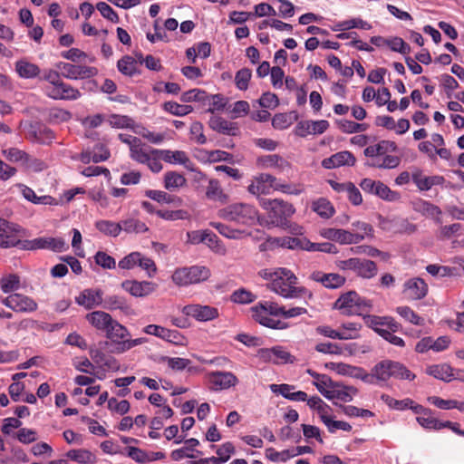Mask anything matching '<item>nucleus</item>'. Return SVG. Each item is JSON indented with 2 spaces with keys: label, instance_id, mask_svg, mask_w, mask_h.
Here are the masks:
<instances>
[{
  "label": "nucleus",
  "instance_id": "20e7f679",
  "mask_svg": "<svg viewBox=\"0 0 464 464\" xmlns=\"http://www.w3.org/2000/svg\"><path fill=\"white\" fill-rule=\"evenodd\" d=\"M261 206L267 212L266 222L274 227H284L295 211L292 204L282 199H262Z\"/></svg>",
  "mask_w": 464,
  "mask_h": 464
},
{
  "label": "nucleus",
  "instance_id": "4be33fe9",
  "mask_svg": "<svg viewBox=\"0 0 464 464\" xmlns=\"http://www.w3.org/2000/svg\"><path fill=\"white\" fill-rule=\"evenodd\" d=\"M161 159L167 163L173 165H182L189 171H196L194 162L189 159L187 152L183 150H161Z\"/></svg>",
  "mask_w": 464,
  "mask_h": 464
},
{
  "label": "nucleus",
  "instance_id": "cd10ccee",
  "mask_svg": "<svg viewBox=\"0 0 464 464\" xmlns=\"http://www.w3.org/2000/svg\"><path fill=\"white\" fill-rule=\"evenodd\" d=\"M90 356L93 362L104 371H118L120 368V364L114 357L105 354L99 349H91Z\"/></svg>",
  "mask_w": 464,
  "mask_h": 464
},
{
  "label": "nucleus",
  "instance_id": "aec40b11",
  "mask_svg": "<svg viewBox=\"0 0 464 464\" xmlns=\"http://www.w3.org/2000/svg\"><path fill=\"white\" fill-rule=\"evenodd\" d=\"M363 320L367 326L373 329L381 336L382 335V331L386 332L387 329L398 331L400 326L393 318L388 316L382 317L368 314L363 316Z\"/></svg>",
  "mask_w": 464,
  "mask_h": 464
},
{
  "label": "nucleus",
  "instance_id": "0e129e2a",
  "mask_svg": "<svg viewBox=\"0 0 464 464\" xmlns=\"http://www.w3.org/2000/svg\"><path fill=\"white\" fill-rule=\"evenodd\" d=\"M108 121L112 128L128 129L133 128L134 126V121L129 116L125 115L112 114L109 117Z\"/></svg>",
  "mask_w": 464,
  "mask_h": 464
},
{
  "label": "nucleus",
  "instance_id": "a878e982",
  "mask_svg": "<svg viewBox=\"0 0 464 464\" xmlns=\"http://www.w3.org/2000/svg\"><path fill=\"white\" fill-rule=\"evenodd\" d=\"M355 162L356 159L353 154L348 150H343L324 159L322 166L330 169L343 166H353Z\"/></svg>",
  "mask_w": 464,
  "mask_h": 464
},
{
  "label": "nucleus",
  "instance_id": "ddd939ff",
  "mask_svg": "<svg viewBox=\"0 0 464 464\" xmlns=\"http://www.w3.org/2000/svg\"><path fill=\"white\" fill-rule=\"evenodd\" d=\"M2 304L18 313H31L38 307L33 298L21 294H13L3 298Z\"/></svg>",
  "mask_w": 464,
  "mask_h": 464
},
{
  "label": "nucleus",
  "instance_id": "2eb2a0df",
  "mask_svg": "<svg viewBox=\"0 0 464 464\" xmlns=\"http://www.w3.org/2000/svg\"><path fill=\"white\" fill-rule=\"evenodd\" d=\"M24 248L26 249H50L55 252H63L68 248L66 242L60 237H38L25 241Z\"/></svg>",
  "mask_w": 464,
  "mask_h": 464
},
{
  "label": "nucleus",
  "instance_id": "69168bd1",
  "mask_svg": "<svg viewBox=\"0 0 464 464\" xmlns=\"http://www.w3.org/2000/svg\"><path fill=\"white\" fill-rule=\"evenodd\" d=\"M160 362H166L168 366L176 371H182L190 364V361L186 358L162 356Z\"/></svg>",
  "mask_w": 464,
  "mask_h": 464
},
{
  "label": "nucleus",
  "instance_id": "4d7b16f0",
  "mask_svg": "<svg viewBox=\"0 0 464 464\" xmlns=\"http://www.w3.org/2000/svg\"><path fill=\"white\" fill-rule=\"evenodd\" d=\"M396 312L407 322L412 324L422 326L425 324L424 318L419 316L411 307L409 306H398Z\"/></svg>",
  "mask_w": 464,
  "mask_h": 464
},
{
  "label": "nucleus",
  "instance_id": "de8ad7c7",
  "mask_svg": "<svg viewBox=\"0 0 464 464\" xmlns=\"http://www.w3.org/2000/svg\"><path fill=\"white\" fill-rule=\"evenodd\" d=\"M165 111L178 117H182L193 111L191 105L179 104L176 102H166L163 103Z\"/></svg>",
  "mask_w": 464,
  "mask_h": 464
},
{
  "label": "nucleus",
  "instance_id": "2f4dec72",
  "mask_svg": "<svg viewBox=\"0 0 464 464\" xmlns=\"http://www.w3.org/2000/svg\"><path fill=\"white\" fill-rule=\"evenodd\" d=\"M187 184L186 178L174 170L167 171L163 177V185L164 188L171 192H175L179 190L181 188L185 187Z\"/></svg>",
  "mask_w": 464,
  "mask_h": 464
},
{
  "label": "nucleus",
  "instance_id": "e433bc0d",
  "mask_svg": "<svg viewBox=\"0 0 464 464\" xmlns=\"http://www.w3.org/2000/svg\"><path fill=\"white\" fill-rule=\"evenodd\" d=\"M258 162L263 168H273L279 171H285L290 169V163L276 154L260 157Z\"/></svg>",
  "mask_w": 464,
  "mask_h": 464
},
{
  "label": "nucleus",
  "instance_id": "f257e3e1",
  "mask_svg": "<svg viewBox=\"0 0 464 464\" xmlns=\"http://www.w3.org/2000/svg\"><path fill=\"white\" fill-rule=\"evenodd\" d=\"M261 275L264 278L270 280L267 287L284 298L294 299L305 295L312 297L313 295L307 288L296 286L298 278L287 268L279 267L274 271L264 270Z\"/></svg>",
  "mask_w": 464,
  "mask_h": 464
},
{
  "label": "nucleus",
  "instance_id": "dca6fc26",
  "mask_svg": "<svg viewBox=\"0 0 464 464\" xmlns=\"http://www.w3.org/2000/svg\"><path fill=\"white\" fill-rule=\"evenodd\" d=\"M276 179L270 174L261 173L253 179L247 190L253 195L270 194L272 190H276Z\"/></svg>",
  "mask_w": 464,
  "mask_h": 464
},
{
  "label": "nucleus",
  "instance_id": "6e6552de",
  "mask_svg": "<svg viewBox=\"0 0 464 464\" xmlns=\"http://www.w3.org/2000/svg\"><path fill=\"white\" fill-rule=\"evenodd\" d=\"M335 265L340 270L353 271L363 279L373 278L378 273L376 263L369 259L351 257L345 260H338Z\"/></svg>",
  "mask_w": 464,
  "mask_h": 464
},
{
  "label": "nucleus",
  "instance_id": "58836bf2",
  "mask_svg": "<svg viewBox=\"0 0 464 464\" xmlns=\"http://www.w3.org/2000/svg\"><path fill=\"white\" fill-rule=\"evenodd\" d=\"M15 71L21 78L32 79L40 73V68L26 60H19L15 63Z\"/></svg>",
  "mask_w": 464,
  "mask_h": 464
},
{
  "label": "nucleus",
  "instance_id": "c756f323",
  "mask_svg": "<svg viewBox=\"0 0 464 464\" xmlns=\"http://www.w3.org/2000/svg\"><path fill=\"white\" fill-rule=\"evenodd\" d=\"M102 306L107 310H120L125 314H130L133 312L126 298L117 295L106 296L103 299Z\"/></svg>",
  "mask_w": 464,
  "mask_h": 464
},
{
  "label": "nucleus",
  "instance_id": "6e6d98bb",
  "mask_svg": "<svg viewBox=\"0 0 464 464\" xmlns=\"http://www.w3.org/2000/svg\"><path fill=\"white\" fill-rule=\"evenodd\" d=\"M122 230L127 233H144L148 231L146 224L136 218H127L121 222Z\"/></svg>",
  "mask_w": 464,
  "mask_h": 464
},
{
  "label": "nucleus",
  "instance_id": "5701e85b",
  "mask_svg": "<svg viewBox=\"0 0 464 464\" xmlns=\"http://www.w3.org/2000/svg\"><path fill=\"white\" fill-rule=\"evenodd\" d=\"M411 179L416 187L421 191L430 190L432 187L440 186L445 182L443 176H425L420 169H415L412 171Z\"/></svg>",
  "mask_w": 464,
  "mask_h": 464
},
{
  "label": "nucleus",
  "instance_id": "37998d69",
  "mask_svg": "<svg viewBox=\"0 0 464 464\" xmlns=\"http://www.w3.org/2000/svg\"><path fill=\"white\" fill-rule=\"evenodd\" d=\"M266 458L273 462H286L295 457L293 447L277 451L274 448H267L265 451Z\"/></svg>",
  "mask_w": 464,
  "mask_h": 464
},
{
  "label": "nucleus",
  "instance_id": "c85d7f7f",
  "mask_svg": "<svg viewBox=\"0 0 464 464\" xmlns=\"http://www.w3.org/2000/svg\"><path fill=\"white\" fill-rule=\"evenodd\" d=\"M88 323L95 329L106 332L113 318L111 315L103 311H93L85 316Z\"/></svg>",
  "mask_w": 464,
  "mask_h": 464
},
{
  "label": "nucleus",
  "instance_id": "4c0bfd02",
  "mask_svg": "<svg viewBox=\"0 0 464 464\" xmlns=\"http://www.w3.org/2000/svg\"><path fill=\"white\" fill-rule=\"evenodd\" d=\"M154 150V148L146 145L141 141L140 139H139L138 142L131 146V150H130V157L133 160L141 164L144 160H147V157H149Z\"/></svg>",
  "mask_w": 464,
  "mask_h": 464
},
{
  "label": "nucleus",
  "instance_id": "ea45409f",
  "mask_svg": "<svg viewBox=\"0 0 464 464\" xmlns=\"http://www.w3.org/2000/svg\"><path fill=\"white\" fill-rule=\"evenodd\" d=\"M143 332L147 334L155 335L163 340L172 342L177 338L178 332L175 330H169L164 328L160 325L157 324H149L144 329Z\"/></svg>",
  "mask_w": 464,
  "mask_h": 464
},
{
  "label": "nucleus",
  "instance_id": "1a4fd4ad",
  "mask_svg": "<svg viewBox=\"0 0 464 464\" xmlns=\"http://www.w3.org/2000/svg\"><path fill=\"white\" fill-rule=\"evenodd\" d=\"M106 333L107 338L111 340H118L121 339L122 342L119 343V351L125 352L130 350L131 348L146 343V338H136V339H125L130 335L128 329L121 324L116 320H112L111 324L108 327Z\"/></svg>",
  "mask_w": 464,
  "mask_h": 464
},
{
  "label": "nucleus",
  "instance_id": "6ab92c4d",
  "mask_svg": "<svg viewBox=\"0 0 464 464\" xmlns=\"http://www.w3.org/2000/svg\"><path fill=\"white\" fill-rule=\"evenodd\" d=\"M75 302L87 310L103 304V292L99 288H87L75 297Z\"/></svg>",
  "mask_w": 464,
  "mask_h": 464
},
{
  "label": "nucleus",
  "instance_id": "f03ea898",
  "mask_svg": "<svg viewBox=\"0 0 464 464\" xmlns=\"http://www.w3.org/2000/svg\"><path fill=\"white\" fill-rule=\"evenodd\" d=\"M253 318L260 324L272 329H286L288 324L276 318L281 315L283 306L274 302L259 303L251 308Z\"/></svg>",
  "mask_w": 464,
  "mask_h": 464
},
{
  "label": "nucleus",
  "instance_id": "9d476101",
  "mask_svg": "<svg viewBox=\"0 0 464 464\" xmlns=\"http://www.w3.org/2000/svg\"><path fill=\"white\" fill-rule=\"evenodd\" d=\"M56 68L64 78L70 80H84L98 74V69L96 67L64 62L58 63Z\"/></svg>",
  "mask_w": 464,
  "mask_h": 464
},
{
  "label": "nucleus",
  "instance_id": "7ed1b4c3",
  "mask_svg": "<svg viewBox=\"0 0 464 464\" xmlns=\"http://www.w3.org/2000/svg\"><path fill=\"white\" fill-rule=\"evenodd\" d=\"M218 217L243 225H253L259 220L256 208L246 203H235L221 208Z\"/></svg>",
  "mask_w": 464,
  "mask_h": 464
},
{
  "label": "nucleus",
  "instance_id": "e2e57ef3",
  "mask_svg": "<svg viewBox=\"0 0 464 464\" xmlns=\"http://www.w3.org/2000/svg\"><path fill=\"white\" fill-rule=\"evenodd\" d=\"M252 77V72L248 68H242L235 75V84L240 91H246Z\"/></svg>",
  "mask_w": 464,
  "mask_h": 464
},
{
  "label": "nucleus",
  "instance_id": "393cba45",
  "mask_svg": "<svg viewBox=\"0 0 464 464\" xmlns=\"http://www.w3.org/2000/svg\"><path fill=\"white\" fill-rule=\"evenodd\" d=\"M46 95L54 100L74 101L81 97L78 89L62 82L57 87L46 89Z\"/></svg>",
  "mask_w": 464,
  "mask_h": 464
},
{
  "label": "nucleus",
  "instance_id": "49530a36",
  "mask_svg": "<svg viewBox=\"0 0 464 464\" xmlns=\"http://www.w3.org/2000/svg\"><path fill=\"white\" fill-rule=\"evenodd\" d=\"M352 28H360L363 30H370L372 29V25L363 21L361 18H353L350 20H345L339 22L335 24V26L333 28L334 31H345Z\"/></svg>",
  "mask_w": 464,
  "mask_h": 464
},
{
  "label": "nucleus",
  "instance_id": "79ce46f5",
  "mask_svg": "<svg viewBox=\"0 0 464 464\" xmlns=\"http://www.w3.org/2000/svg\"><path fill=\"white\" fill-rule=\"evenodd\" d=\"M362 328V324L354 322H347L343 323L338 328V332L340 334V340H351L357 339L360 336V330Z\"/></svg>",
  "mask_w": 464,
  "mask_h": 464
},
{
  "label": "nucleus",
  "instance_id": "4468645a",
  "mask_svg": "<svg viewBox=\"0 0 464 464\" xmlns=\"http://www.w3.org/2000/svg\"><path fill=\"white\" fill-rule=\"evenodd\" d=\"M182 313L185 315L193 317L199 322L211 321L218 318L219 315L218 308L198 304L185 305L182 308Z\"/></svg>",
  "mask_w": 464,
  "mask_h": 464
},
{
  "label": "nucleus",
  "instance_id": "3c124183",
  "mask_svg": "<svg viewBox=\"0 0 464 464\" xmlns=\"http://www.w3.org/2000/svg\"><path fill=\"white\" fill-rule=\"evenodd\" d=\"M312 208L324 218H331L334 213L333 205L325 198H319L313 202Z\"/></svg>",
  "mask_w": 464,
  "mask_h": 464
},
{
  "label": "nucleus",
  "instance_id": "338daca9",
  "mask_svg": "<svg viewBox=\"0 0 464 464\" xmlns=\"http://www.w3.org/2000/svg\"><path fill=\"white\" fill-rule=\"evenodd\" d=\"M218 457H216L219 462V464H223L227 462L231 455L235 453V447L232 442H225L222 445L218 446L216 450Z\"/></svg>",
  "mask_w": 464,
  "mask_h": 464
},
{
  "label": "nucleus",
  "instance_id": "680f3d73",
  "mask_svg": "<svg viewBox=\"0 0 464 464\" xmlns=\"http://www.w3.org/2000/svg\"><path fill=\"white\" fill-rule=\"evenodd\" d=\"M160 152H162L161 150L155 149L151 154L147 157V160L143 161L142 164L147 165V167L153 172V173H159L162 170L163 166L160 162L161 154Z\"/></svg>",
  "mask_w": 464,
  "mask_h": 464
},
{
  "label": "nucleus",
  "instance_id": "b1692460",
  "mask_svg": "<svg viewBox=\"0 0 464 464\" xmlns=\"http://www.w3.org/2000/svg\"><path fill=\"white\" fill-rule=\"evenodd\" d=\"M121 287L135 297H144L155 291L156 284L149 281L125 280L121 283Z\"/></svg>",
  "mask_w": 464,
  "mask_h": 464
},
{
  "label": "nucleus",
  "instance_id": "bf43d9fd",
  "mask_svg": "<svg viewBox=\"0 0 464 464\" xmlns=\"http://www.w3.org/2000/svg\"><path fill=\"white\" fill-rule=\"evenodd\" d=\"M276 190L288 195H300L304 191V187L301 183L282 182L276 179Z\"/></svg>",
  "mask_w": 464,
  "mask_h": 464
},
{
  "label": "nucleus",
  "instance_id": "a18cd8bd",
  "mask_svg": "<svg viewBox=\"0 0 464 464\" xmlns=\"http://www.w3.org/2000/svg\"><path fill=\"white\" fill-rule=\"evenodd\" d=\"M95 227L100 232L111 237L119 236L122 230L121 222L117 223L111 220H99L95 223Z\"/></svg>",
  "mask_w": 464,
  "mask_h": 464
},
{
  "label": "nucleus",
  "instance_id": "423d86ee",
  "mask_svg": "<svg viewBox=\"0 0 464 464\" xmlns=\"http://www.w3.org/2000/svg\"><path fill=\"white\" fill-rule=\"evenodd\" d=\"M211 271L205 266H191L177 268L171 276L173 283L179 286L200 284L207 281Z\"/></svg>",
  "mask_w": 464,
  "mask_h": 464
},
{
  "label": "nucleus",
  "instance_id": "5fc2aeb1",
  "mask_svg": "<svg viewBox=\"0 0 464 464\" xmlns=\"http://www.w3.org/2000/svg\"><path fill=\"white\" fill-rule=\"evenodd\" d=\"M336 125L344 133H358L367 130V125L363 123H357L349 120H337Z\"/></svg>",
  "mask_w": 464,
  "mask_h": 464
},
{
  "label": "nucleus",
  "instance_id": "f3484780",
  "mask_svg": "<svg viewBox=\"0 0 464 464\" xmlns=\"http://www.w3.org/2000/svg\"><path fill=\"white\" fill-rule=\"evenodd\" d=\"M308 279L321 284L328 289H336L345 284V277L337 273H324L321 270H314L308 276Z\"/></svg>",
  "mask_w": 464,
  "mask_h": 464
},
{
  "label": "nucleus",
  "instance_id": "c9c22d12",
  "mask_svg": "<svg viewBox=\"0 0 464 464\" xmlns=\"http://www.w3.org/2000/svg\"><path fill=\"white\" fill-rule=\"evenodd\" d=\"M208 125L212 130L227 135H235L237 130L234 122L228 121L217 115H213L209 119Z\"/></svg>",
  "mask_w": 464,
  "mask_h": 464
},
{
  "label": "nucleus",
  "instance_id": "09e8293b",
  "mask_svg": "<svg viewBox=\"0 0 464 464\" xmlns=\"http://www.w3.org/2000/svg\"><path fill=\"white\" fill-rule=\"evenodd\" d=\"M20 285V277L15 274L5 275L0 279V288L5 294L18 290Z\"/></svg>",
  "mask_w": 464,
  "mask_h": 464
},
{
  "label": "nucleus",
  "instance_id": "c03bdc74",
  "mask_svg": "<svg viewBox=\"0 0 464 464\" xmlns=\"http://www.w3.org/2000/svg\"><path fill=\"white\" fill-rule=\"evenodd\" d=\"M67 457L80 464H94L97 461L94 454H92L90 450L83 449L71 450L68 451Z\"/></svg>",
  "mask_w": 464,
  "mask_h": 464
},
{
  "label": "nucleus",
  "instance_id": "13d9d810",
  "mask_svg": "<svg viewBox=\"0 0 464 464\" xmlns=\"http://www.w3.org/2000/svg\"><path fill=\"white\" fill-rule=\"evenodd\" d=\"M416 420L422 428L427 430L443 429V421H440V420L433 417L430 411H429V413L427 414L418 416Z\"/></svg>",
  "mask_w": 464,
  "mask_h": 464
},
{
  "label": "nucleus",
  "instance_id": "f8f14e48",
  "mask_svg": "<svg viewBox=\"0 0 464 464\" xmlns=\"http://www.w3.org/2000/svg\"><path fill=\"white\" fill-rule=\"evenodd\" d=\"M360 187L364 192L375 195L387 201H396L400 198L398 192L392 190L387 185L379 180L365 178L361 181Z\"/></svg>",
  "mask_w": 464,
  "mask_h": 464
},
{
  "label": "nucleus",
  "instance_id": "39448f33",
  "mask_svg": "<svg viewBox=\"0 0 464 464\" xmlns=\"http://www.w3.org/2000/svg\"><path fill=\"white\" fill-rule=\"evenodd\" d=\"M334 308L343 314L362 315L364 312L370 311L372 304L369 300L361 297L355 291H349L340 295L334 303Z\"/></svg>",
  "mask_w": 464,
  "mask_h": 464
},
{
  "label": "nucleus",
  "instance_id": "412c9836",
  "mask_svg": "<svg viewBox=\"0 0 464 464\" xmlns=\"http://www.w3.org/2000/svg\"><path fill=\"white\" fill-rule=\"evenodd\" d=\"M329 128V122L325 120L302 121L295 127V134L300 137L323 134Z\"/></svg>",
  "mask_w": 464,
  "mask_h": 464
},
{
  "label": "nucleus",
  "instance_id": "473e14b6",
  "mask_svg": "<svg viewBox=\"0 0 464 464\" xmlns=\"http://www.w3.org/2000/svg\"><path fill=\"white\" fill-rule=\"evenodd\" d=\"M397 145L393 141L382 140L379 143L372 146H368L364 150V155L369 158L381 157L385 155L387 152L396 151Z\"/></svg>",
  "mask_w": 464,
  "mask_h": 464
},
{
  "label": "nucleus",
  "instance_id": "603ef678",
  "mask_svg": "<svg viewBox=\"0 0 464 464\" xmlns=\"http://www.w3.org/2000/svg\"><path fill=\"white\" fill-rule=\"evenodd\" d=\"M206 245L216 254L219 256H225L227 254V248L224 244L219 240L216 234L211 231L207 232L205 235Z\"/></svg>",
  "mask_w": 464,
  "mask_h": 464
},
{
  "label": "nucleus",
  "instance_id": "8fccbe9b",
  "mask_svg": "<svg viewBox=\"0 0 464 464\" xmlns=\"http://www.w3.org/2000/svg\"><path fill=\"white\" fill-rule=\"evenodd\" d=\"M117 67L122 74L132 76L137 72V61L130 55H125L118 61Z\"/></svg>",
  "mask_w": 464,
  "mask_h": 464
},
{
  "label": "nucleus",
  "instance_id": "bb28decb",
  "mask_svg": "<svg viewBox=\"0 0 464 464\" xmlns=\"http://www.w3.org/2000/svg\"><path fill=\"white\" fill-rule=\"evenodd\" d=\"M20 226L0 218V235L8 242L11 247L18 246L21 241L17 238Z\"/></svg>",
  "mask_w": 464,
  "mask_h": 464
},
{
  "label": "nucleus",
  "instance_id": "a19ab883",
  "mask_svg": "<svg viewBox=\"0 0 464 464\" xmlns=\"http://www.w3.org/2000/svg\"><path fill=\"white\" fill-rule=\"evenodd\" d=\"M427 373L444 382H450L453 378L452 368L446 363L429 366Z\"/></svg>",
  "mask_w": 464,
  "mask_h": 464
},
{
  "label": "nucleus",
  "instance_id": "774afa93",
  "mask_svg": "<svg viewBox=\"0 0 464 464\" xmlns=\"http://www.w3.org/2000/svg\"><path fill=\"white\" fill-rule=\"evenodd\" d=\"M255 299H256V295L252 292H250L245 288L236 290L231 295V301L234 303H237V304H250V303L254 302Z\"/></svg>",
  "mask_w": 464,
  "mask_h": 464
},
{
  "label": "nucleus",
  "instance_id": "f704fd0d",
  "mask_svg": "<svg viewBox=\"0 0 464 464\" xmlns=\"http://www.w3.org/2000/svg\"><path fill=\"white\" fill-rule=\"evenodd\" d=\"M328 395L329 400H338L343 402H349L353 400V396L357 393V390L352 386H344L335 383L333 390Z\"/></svg>",
  "mask_w": 464,
  "mask_h": 464
},
{
  "label": "nucleus",
  "instance_id": "052dcab7",
  "mask_svg": "<svg viewBox=\"0 0 464 464\" xmlns=\"http://www.w3.org/2000/svg\"><path fill=\"white\" fill-rule=\"evenodd\" d=\"M314 384L321 394L328 398L335 383L329 376L323 374L322 376H316V381L314 382Z\"/></svg>",
  "mask_w": 464,
  "mask_h": 464
},
{
  "label": "nucleus",
  "instance_id": "9b49d317",
  "mask_svg": "<svg viewBox=\"0 0 464 464\" xmlns=\"http://www.w3.org/2000/svg\"><path fill=\"white\" fill-rule=\"evenodd\" d=\"M209 389L213 392H220L236 387L239 381L231 372L213 371L206 375Z\"/></svg>",
  "mask_w": 464,
  "mask_h": 464
},
{
  "label": "nucleus",
  "instance_id": "a211bd4d",
  "mask_svg": "<svg viewBox=\"0 0 464 464\" xmlns=\"http://www.w3.org/2000/svg\"><path fill=\"white\" fill-rule=\"evenodd\" d=\"M428 293V285L420 277L408 279L403 284L402 294L411 301L424 298Z\"/></svg>",
  "mask_w": 464,
  "mask_h": 464
},
{
  "label": "nucleus",
  "instance_id": "7c9ffc66",
  "mask_svg": "<svg viewBox=\"0 0 464 464\" xmlns=\"http://www.w3.org/2000/svg\"><path fill=\"white\" fill-rule=\"evenodd\" d=\"M15 187H17L19 188L23 197L26 200H28L34 204H41V205H56L57 204L55 198H53L51 196H48V195L41 196V197L36 196L35 192L31 188L27 187L24 184L18 183L15 185Z\"/></svg>",
  "mask_w": 464,
  "mask_h": 464
},
{
  "label": "nucleus",
  "instance_id": "72a5a7b5",
  "mask_svg": "<svg viewBox=\"0 0 464 464\" xmlns=\"http://www.w3.org/2000/svg\"><path fill=\"white\" fill-rule=\"evenodd\" d=\"M28 135L32 141L42 144L50 143L54 139L53 131L43 125L32 126Z\"/></svg>",
  "mask_w": 464,
  "mask_h": 464
},
{
  "label": "nucleus",
  "instance_id": "0eeeda50",
  "mask_svg": "<svg viewBox=\"0 0 464 464\" xmlns=\"http://www.w3.org/2000/svg\"><path fill=\"white\" fill-rule=\"evenodd\" d=\"M373 374L377 381H387L391 377L402 380H413L415 374L402 364L392 361H382L373 367Z\"/></svg>",
  "mask_w": 464,
  "mask_h": 464
},
{
  "label": "nucleus",
  "instance_id": "864d4df0",
  "mask_svg": "<svg viewBox=\"0 0 464 464\" xmlns=\"http://www.w3.org/2000/svg\"><path fill=\"white\" fill-rule=\"evenodd\" d=\"M363 240V236L359 232H351L338 229L336 242L343 245L358 244Z\"/></svg>",
  "mask_w": 464,
  "mask_h": 464
}]
</instances>
